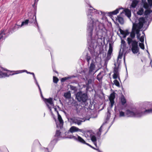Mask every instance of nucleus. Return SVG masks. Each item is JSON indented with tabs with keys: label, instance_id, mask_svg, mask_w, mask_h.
Instances as JSON below:
<instances>
[{
	"label": "nucleus",
	"instance_id": "obj_1",
	"mask_svg": "<svg viewBox=\"0 0 152 152\" xmlns=\"http://www.w3.org/2000/svg\"><path fill=\"white\" fill-rule=\"evenodd\" d=\"M99 11L93 8L88 9L87 11V15L88 18V23L87 27V35L88 45L90 52L91 54L95 53V47L97 45L99 38H98V36L96 35L94 38L92 37L93 31L94 29L96 30V26L99 24V22L97 20H94L91 18L95 13L99 14Z\"/></svg>",
	"mask_w": 152,
	"mask_h": 152
},
{
	"label": "nucleus",
	"instance_id": "obj_2",
	"mask_svg": "<svg viewBox=\"0 0 152 152\" xmlns=\"http://www.w3.org/2000/svg\"><path fill=\"white\" fill-rule=\"evenodd\" d=\"M135 23L134 24L132 31L130 34V37L127 38V41L129 45H131V50L132 52L134 54L137 53L139 52V48L138 45V42L135 40H133L135 37L136 31H135Z\"/></svg>",
	"mask_w": 152,
	"mask_h": 152
},
{
	"label": "nucleus",
	"instance_id": "obj_3",
	"mask_svg": "<svg viewBox=\"0 0 152 152\" xmlns=\"http://www.w3.org/2000/svg\"><path fill=\"white\" fill-rule=\"evenodd\" d=\"M126 115L127 117L139 118L143 115V113L142 109L133 108L127 110Z\"/></svg>",
	"mask_w": 152,
	"mask_h": 152
},
{
	"label": "nucleus",
	"instance_id": "obj_4",
	"mask_svg": "<svg viewBox=\"0 0 152 152\" xmlns=\"http://www.w3.org/2000/svg\"><path fill=\"white\" fill-rule=\"evenodd\" d=\"M148 2L142 0V4L143 7L146 9L145 12V15H149L152 12V0H148Z\"/></svg>",
	"mask_w": 152,
	"mask_h": 152
},
{
	"label": "nucleus",
	"instance_id": "obj_5",
	"mask_svg": "<svg viewBox=\"0 0 152 152\" xmlns=\"http://www.w3.org/2000/svg\"><path fill=\"white\" fill-rule=\"evenodd\" d=\"M145 20L143 18H141L139 20V22L135 23V31L137 34V37L138 39L140 38V29L142 28L143 23H145Z\"/></svg>",
	"mask_w": 152,
	"mask_h": 152
},
{
	"label": "nucleus",
	"instance_id": "obj_6",
	"mask_svg": "<svg viewBox=\"0 0 152 152\" xmlns=\"http://www.w3.org/2000/svg\"><path fill=\"white\" fill-rule=\"evenodd\" d=\"M89 120V118L88 119H85L79 117H73L69 118L68 120L71 124H77L78 125H81L83 122L85 121L86 120Z\"/></svg>",
	"mask_w": 152,
	"mask_h": 152
},
{
	"label": "nucleus",
	"instance_id": "obj_7",
	"mask_svg": "<svg viewBox=\"0 0 152 152\" xmlns=\"http://www.w3.org/2000/svg\"><path fill=\"white\" fill-rule=\"evenodd\" d=\"M76 98L79 102H85L88 99V96L86 93L80 91L77 92L76 94Z\"/></svg>",
	"mask_w": 152,
	"mask_h": 152
},
{
	"label": "nucleus",
	"instance_id": "obj_8",
	"mask_svg": "<svg viewBox=\"0 0 152 152\" xmlns=\"http://www.w3.org/2000/svg\"><path fill=\"white\" fill-rule=\"evenodd\" d=\"M95 66L94 64V61L93 60H92L91 63L90 64V66L89 67V77L91 78L93 77V75L97 71V70H96L95 72L94 71V70L95 69Z\"/></svg>",
	"mask_w": 152,
	"mask_h": 152
},
{
	"label": "nucleus",
	"instance_id": "obj_9",
	"mask_svg": "<svg viewBox=\"0 0 152 152\" xmlns=\"http://www.w3.org/2000/svg\"><path fill=\"white\" fill-rule=\"evenodd\" d=\"M44 101L47 104V106L49 108L50 112H51V109L53 107H54V104L52 99L51 98L48 99H44Z\"/></svg>",
	"mask_w": 152,
	"mask_h": 152
},
{
	"label": "nucleus",
	"instance_id": "obj_10",
	"mask_svg": "<svg viewBox=\"0 0 152 152\" xmlns=\"http://www.w3.org/2000/svg\"><path fill=\"white\" fill-rule=\"evenodd\" d=\"M57 141V140L55 139H54L49 144L48 148H44V151L50 152L53 148L56 142Z\"/></svg>",
	"mask_w": 152,
	"mask_h": 152
},
{
	"label": "nucleus",
	"instance_id": "obj_11",
	"mask_svg": "<svg viewBox=\"0 0 152 152\" xmlns=\"http://www.w3.org/2000/svg\"><path fill=\"white\" fill-rule=\"evenodd\" d=\"M68 138H73L74 140L83 144H85L86 143L85 141L83 139L78 135H77V137H75L74 136H71L69 137H68Z\"/></svg>",
	"mask_w": 152,
	"mask_h": 152
},
{
	"label": "nucleus",
	"instance_id": "obj_12",
	"mask_svg": "<svg viewBox=\"0 0 152 152\" xmlns=\"http://www.w3.org/2000/svg\"><path fill=\"white\" fill-rule=\"evenodd\" d=\"M113 73L114 74L113 75V79H116L118 78L120 80L118 67H115L114 68Z\"/></svg>",
	"mask_w": 152,
	"mask_h": 152
},
{
	"label": "nucleus",
	"instance_id": "obj_13",
	"mask_svg": "<svg viewBox=\"0 0 152 152\" xmlns=\"http://www.w3.org/2000/svg\"><path fill=\"white\" fill-rule=\"evenodd\" d=\"M83 130L82 129H80L78 128L75 126H72L70 128L69 132L72 133L77 132H83Z\"/></svg>",
	"mask_w": 152,
	"mask_h": 152
},
{
	"label": "nucleus",
	"instance_id": "obj_14",
	"mask_svg": "<svg viewBox=\"0 0 152 152\" xmlns=\"http://www.w3.org/2000/svg\"><path fill=\"white\" fill-rule=\"evenodd\" d=\"M115 98V93L113 92L111 94L109 98V100L111 103V107H112L114 103V99Z\"/></svg>",
	"mask_w": 152,
	"mask_h": 152
},
{
	"label": "nucleus",
	"instance_id": "obj_15",
	"mask_svg": "<svg viewBox=\"0 0 152 152\" xmlns=\"http://www.w3.org/2000/svg\"><path fill=\"white\" fill-rule=\"evenodd\" d=\"M113 51V47L111 44H109V49L107 52V58L108 60L110 59L111 58V56L112 53Z\"/></svg>",
	"mask_w": 152,
	"mask_h": 152
},
{
	"label": "nucleus",
	"instance_id": "obj_16",
	"mask_svg": "<svg viewBox=\"0 0 152 152\" xmlns=\"http://www.w3.org/2000/svg\"><path fill=\"white\" fill-rule=\"evenodd\" d=\"M6 30H1L0 32V41H2L6 37Z\"/></svg>",
	"mask_w": 152,
	"mask_h": 152
},
{
	"label": "nucleus",
	"instance_id": "obj_17",
	"mask_svg": "<svg viewBox=\"0 0 152 152\" xmlns=\"http://www.w3.org/2000/svg\"><path fill=\"white\" fill-rule=\"evenodd\" d=\"M28 20V22L30 23H35L36 22V18L35 14H32L31 17L29 18Z\"/></svg>",
	"mask_w": 152,
	"mask_h": 152
},
{
	"label": "nucleus",
	"instance_id": "obj_18",
	"mask_svg": "<svg viewBox=\"0 0 152 152\" xmlns=\"http://www.w3.org/2000/svg\"><path fill=\"white\" fill-rule=\"evenodd\" d=\"M132 2L130 6V8H135L138 4L139 0H132Z\"/></svg>",
	"mask_w": 152,
	"mask_h": 152
},
{
	"label": "nucleus",
	"instance_id": "obj_19",
	"mask_svg": "<svg viewBox=\"0 0 152 152\" xmlns=\"http://www.w3.org/2000/svg\"><path fill=\"white\" fill-rule=\"evenodd\" d=\"M57 113L58 115V119L60 123L59 127L61 128L62 127L64 122L61 116L59 114L58 111H57Z\"/></svg>",
	"mask_w": 152,
	"mask_h": 152
},
{
	"label": "nucleus",
	"instance_id": "obj_20",
	"mask_svg": "<svg viewBox=\"0 0 152 152\" xmlns=\"http://www.w3.org/2000/svg\"><path fill=\"white\" fill-rule=\"evenodd\" d=\"M125 13V15H126L129 18L131 16V12L128 9H126L121 13V14L124 12Z\"/></svg>",
	"mask_w": 152,
	"mask_h": 152
},
{
	"label": "nucleus",
	"instance_id": "obj_21",
	"mask_svg": "<svg viewBox=\"0 0 152 152\" xmlns=\"http://www.w3.org/2000/svg\"><path fill=\"white\" fill-rule=\"evenodd\" d=\"M119 31L121 34L123 35L124 38L126 37V36L129 34L128 31H124L120 28H119Z\"/></svg>",
	"mask_w": 152,
	"mask_h": 152
},
{
	"label": "nucleus",
	"instance_id": "obj_22",
	"mask_svg": "<svg viewBox=\"0 0 152 152\" xmlns=\"http://www.w3.org/2000/svg\"><path fill=\"white\" fill-rule=\"evenodd\" d=\"M103 72H100L97 76V79L100 83H101L103 76Z\"/></svg>",
	"mask_w": 152,
	"mask_h": 152
},
{
	"label": "nucleus",
	"instance_id": "obj_23",
	"mask_svg": "<svg viewBox=\"0 0 152 152\" xmlns=\"http://www.w3.org/2000/svg\"><path fill=\"white\" fill-rule=\"evenodd\" d=\"M23 71V72H26L28 74H30L32 75H33L34 78V79L35 80V82L36 83V84H38V82H37V80H36V77H35V75H34V73H33V72H28L26 70H24Z\"/></svg>",
	"mask_w": 152,
	"mask_h": 152
},
{
	"label": "nucleus",
	"instance_id": "obj_24",
	"mask_svg": "<svg viewBox=\"0 0 152 152\" xmlns=\"http://www.w3.org/2000/svg\"><path fill=\"white\" fill-rule=\"evenodd\" d=\"M116 19L121 24H123L124 23V20L122 17L118 16L117 17V18H116Z\"/></svg>",
	"mask_w": 152,
	"mask_h": 152
},
{
	"label": "nucleus",
	"instance_id": "obj_25",
	"mask_svg": "<svg viewBox=\"0 0 152 152\" xmlns=\"http://www.w3.org/2000/svg\"><path fill=\"white\" fill-rule=\"evenodd\" d=\"M142 112L143 113V115L146 113H152V108H150L148 110H146L145 111H142Z\"/></svg>",
	"mask_w": 152,
	"mask_h": 152
},
{
	"label": "nucleus",
	"instance_id": "obj_26",
	"mask_svg": "<svg viewBox=\"0 0 152 152\" xmlns=\"http://www.w3.org/2000/svg\"><path fill=\"white\" fill-rule=\"evenodd\" d=\"M144 11V9L143 8H140L139 11L137 12V14L138 15H142L143 14Z\"/></svg>",
	"mask_w": 152,
	"mask_h": 152
},
{
	"label": "nucleus",
	"instance_id": "obj_27",
	"mask_svg": "<svg viewBox=\"0 0 152 152\" xmlns=\"http://www.w3.org/2000/svg\"><path fill=\"white\" fill-rule=\"evenodd\" d=\"M8 76V75L6 73L3 72H0V78L7 77Z\"/></svg>",
	"mask_w": 152,
	"mask_h": 152
},
{
	"label": "nucleus",
	"instance_id": "obj_28",
	"mask_svg": "<svg viewBox=\"0 0 152 152\" xmlns=\"http://www.w3.org/2000/svg\"><path fill=\"white\" fill-rule=\"evenodd\" d=\"M64 96L66 98H70L71 97V93L69 92L65 93L64 94Z\"/></svg>",
	"mask_w": 152,
	"mask_h": 152
},
{
	"label": "nucleus",
	"instance_id": "obj_29",
	"mask_svg": "<svg viewBox=\"0 0 152 152\" xmlns=\"http://www.w3.org/2000/svg\"><path fill=\"white\" fill-rule=\"evenodd\" d=\"M121 102L122 105H124L126 102V99L124 96L121 97Z\"/></svg>",
	"mask_w": 152,
	"mask_h": 152
},
{
	"label": "nucleus",
	"instance_id": "obj_30",
	"mask_svg": "<svg viewBox=\"0 0 152 152\" xmlns=\"http://www.w3.org/2000/svg\"><path fill=\"white\" fill-rule=\"evenodd\" d=\"M86 58L88 62V65H89L90 63V60L91 58V56L87 55L86 56Z\"/></svg>",
	"mask_w": 152,
	"mask_h": 152
},
{
	"label": "nucleus",
	"instance_id": "obj_31",
	"mask_svg": "<svg viewBox=\"0 0 152 152\" xmlns=\"http://www.w3.org/2000/svg\"><path fill=\"white\" fill-rule=\"evenodd\" d=\"M121 9V8L117 9L115 10L110 12V13L113 15H116L118 12L119 10Z\"/></svg>",
	"mask_w": 152,
	"mask_h": 152
},
{
	"label": "nucleus",
	"instance_id": "obj_32",
	"mask_svg": "<svg viewBox=\"0 0 152 152\" xmlns=\"http://www.w3.org/2000/svg\"><path fill=\"white\" fill-rule=\"evenodd\" d=\"M60 134L61 132L59 131L58 130L56 131L55 137H57L58 138H59L60 137Z\"/></svg>",
	"mask_w": 152,
	"mask_h": 152
},
{
	"label": "nucleus",
	"instance_id": "obj_33",
	"mask_svg": "<svg viewBox=\"0 0 152 152\" xmlns=\"http://www.w3.org/2000/svg\"><path fill=\"white\" fill-rule=\"evenodd\" d=\"M28 22V20H25V21H23L22 22V24L21 25V26H22L24 25H27Z\"/></svg>",
	"mask_w": 152,
	"mask_h": 152
},
{
	"label": "nucleus",
	"instance_id": "obj_34",
	"mask_svg": "<svg viewBox=\"0 0 152 152\" xmlns=\"http://www.w3.org/2000/svg\"><path fill=\"white\" fill-rule=\"evenodd\" d=\"M91 140L93 142L96 141V137L95 135H92L91 137Z\"/></svg>",
	"mask_w": 152,
	"mask_h": 152
},
{
	"label": "nucleus",
	"instance_id": "obj_35",
	"mask_svg": "<svg viewBox=\"0 0 152 152\" xmlns=\"http://www.w3.org/2000/svg\"><path fill=\"white\" fill-rule=\"evenodd\" d=\"M103 124L99 128V131L97 133V134L99 136H100L101 135V132L102 131V127Z\"/></svg>",
	"mask_w": 152,
	"mask_h": 152
},
{
	"label": "nucleus",
	"instance_id": "obj_36",
	"mask_svg": "<svg viewBox=\"0 0 152 152\" xmlns=\"http://www.w3.org/2000/svg\"><path fill=\"white\" fill-rule=\"evenodd\" d=\"M114 84L117 86H120L119 83L118 81L116 80H115L113 81Z\"/></svg>",
	"mask_w": 152,
	"mask_h": 152
},
{
	"label": "nucleus",
	"instance_id": "obj_37",
	"mask_svg": "<svg viewBox=\"0 0 152 152\" xmlns=\"http://www.w3.org/2000/svg\"><path fill=\"white\" fill-rule=\"evenodd\" d=\"M145 104L147 107H149L150 106H152V102H146L145 103Z\"/></svg>",
	"mask_w": 152,
	"mask_h": 152
},
{
	"label": "nucleus",
	"instance_id": "obj_38",
	"mask_svg": "<svg viewBox=\"0 0 152 152\" xmlns=\"http://www.w3.org/2000/svg\"><path fill=\"white\" fill-rule=\"evenodd\" d=\"M37 86H38V88H39V91H40V94H41V96L42 97V98L43 99V100H44V99L45 98H44L43 97V95H42V91H41V88H40V86H39L38 83L37 84Z\"/></svg>",
	"mask_w": 152,
	"mask_h": 152
},
{
	"label": "nucleus",
	"instance_id": "obj_39",
	"mask_svg": "<svg viewBox=\"0 0 152 152\" xmlns=\"http://www.w3.org/2000/svg\"><path fill=\"white\" fill-rule=\"evenodd\" d=\"M143 33L144 34V35L142 36L140 38V41L141 42L143 43L144 40V36H145V34L143 32Z\"/></svg>",
	"mask_w": 152,
	"mask_h": 152
},
{
	"label": "nucleus",
	"instance_id": "obj_40",
	"mask_svg": "<svg viewBox=\"0 0 152 152\" xmlns=\"http://www.w3.org/2000/svg\"><path fill=\"white\" fill-rule=\"evenodd\" d=\"M121 46H123V47H124L126 46V42H125L124 40H121Z\"/></svg>",
	"mask_w": 152,
	"mask_h": 152
},
{
	"label": "nucleus",
	"instance_id": "obj_41",
	"mask_svg": "<svg viewBox=\"0 0 152 152\" xmlns=\"http://www.w3.org/2000/svg\"><path fill=\"white\" fill-rule=\"evenodd\" d=\"M21 27V26L15 24V25L14 27L13 28V30L17 29L18 28Z\"/></svg>",
	"mask_w": 152,
	"mask_h": 152
},
{
	"label": "nucleus",
	"instance_id": "obj_42",
	"mask_svg": "<svg viewBox=\"0 0 152 152\" xmlns=\"http://www.w3.org/2000/svg\"><path fill=\"white\" fill-rule=\"evenodd\" d=\"M58 81V79L56 77H53V82L54 83H57Z\"/></svg>",
	"mask_w": 152,
	"mask_h": 152
},
{
	"label": "nucleus",
	"instance_id": "obj_43",
	"mask_svg": "<svg viewBox=\"0 0 152 152\" xmlns=\"http://www.w3.org/2000/svg\"><path fill=\"white\" fill-rule=\"evenodd\" d=\"M139 46L141 49H144V45L143 43H140L139 44Z\"/></svg>",
	"mask_w": 152,
	"mask_h": 152
},
{
	"label": "nucleus",
	"instance_id": "obj_44",
	"mask_svg": "<svg viewBox=\"0 0 152 152\" xmlns=\"http://www.w3.org/2000/svg\"><path fill=\"white\" fill-rule=\"evenodd\" d=\"M86 78L87 80H88V85L91 84L93 80L92 79H88V78L87 77H86Z\"/></svg>",
	"mask_w": 152,
	"mask_h": 152
},
{
	"label": "nucleus",
	"instance_id": "obj_45",
	"mask_svg": "<svg viewBox=\"0 0 152 152\" xmlns=\"http://www.w3.org/2000/svg\"><path fill=\"white\" fill-rule=\"evenodd\" d=\"M119 115L120 117H123L125 116V113L122 111H120L119 112Z\"/></svg>",
	"mask_w": 152,
	"mask_h": 152
},
{
	"label": "nucleus",
	"instance_id": "obj_46",
	"mask_svg": "<svg viewBox=\"0 0 152 152\" xmlns=\"http://www.w3.org/2000/svg\"><path fill=\"white\" fill-rule=\"evenodd\" d=\"M70 78L69 77H64L62 78L61 79V82H64L66 80Z\"/></svg>",
	"mask_w": 152,
	"mask_h": 152
},
{
	"label": "nucleus",
	"instance_id": "obj_47",
	"mask_svg": "<svg viewBox=\"0 0 152 152\" xmlns=\"http://www.w3.org/2000/svg\"><path fill=\"white\" fill-rule=\"evenodd\" d=\"M70 89L72 90H73L75 91L77 90V88L71 85L70 86Z\"/></svg>",
	"mask_w": 152,
	"mask_h": 152
},
{
	"label": "nucleus",
	"instance_id": "obj_48",
	"mask_svg": "<svg viewBox=\"0 0 152 152\" xmlns=\"http://www.w3.org/2000/svg\"><path fill=\"white\" fill-rule=\"evenodd\" d=\"M122 54H119L118 57V59H121L122 58Z\"/></svg>",
	"mask_w": 152,
	"mask_h": 152
},
{
	"label": "nucleus",
	"instance_id": "obj_49",
	"mask_svg": "<svg viewBox=\"0 0 152 152\" xmlns=\"http://www.w3.org/2000/svg\"><path fill=\"white\" fill-rule=\"evenodd\" d=\"M85 144H86V145H87L89 146V147H90L91 148H92V146L91 145H90L89 144H88V143H86Z\"/></svg>",
	"mask_w": 152,
	"mask_h": 152
},
{
	"label": "nucleus",
	"instance_id": "obj_50",
	"mask_svg": "<svg viewBox=\"0 0 152 152\" xmlns=\"http://www.w3.org/2000/svg\"><path fill=\"white\" fill-rule=\"evenodd\" d=\"M93 143H94V145L96 146V147H97V146L96 142L95 141V142H93Z\"/></svg>",
	"mask_w": 152,
	"mask_h": 152
},
{
	"label": "nucleus",
	"instance_id": "obj_51",
	"mask_svg": "<svg viewBox=\"0 0 152 152\" xmlns=\"http://www.w3.org/2000/svg\"><path fill=\"white\" fill-rule=\"evenodd\" d=\"M39 0H35V2H34V4H36V3H37Z\"/></svg>",
	"mask_w": 152,
	"mask_h": 152
},
{
	"label": "nucleus",
	"instance_id": "obj_52",
	"mask_svg": "<svg viewBox=\"0 0 152 152\" xmlns=\"http://www.w3.org/2000/svg\"><path fill=\"white\" fill-rule=\"evenodd\" d=\"M52 108H54L55 111H56V107H55L54 106V107H53Z\"/></svg>",
	"mask_w": 152,
	"mask_h": 152
},
{
	"label": "nucleus",
	"instance_id": "obj_53",
	"mask_svg": "<svg viewBox=\"0 0 152 152\" xmlns=\"http://www.w3.org/2000/svg\"><path fill=\"white\" fill-rule=\"evenodd\" d=\"M92 148L93 149H96V148H95L94 147H93L92 146Z\"/></svg>",
	"mask_w": 152,
	"mask_h": 152
},
{
	"label": "nucleus",
	"instance_id": "obj_54",
	"mask_svg": "<svg viewBox=\"0 0 152 152\" xmlns=\"http://www.w3.org/2000/svg\"><path fill=\"white\" fill-rule=\"evenodd\" d=\"M147 52L148 54L149 57H150V54L148 51H147Z\"/></svg>",
	"mask_w": 152,
	"mask_h": 152
},
{
	"label": "nucleus",
	"instance_id": "obj_55",
	"mask_svg": "<svg viewBox=\"0 0 152 152\" xmlns=\"http://www.w3.org/2000/svg\"><path fill=\"white\" fill-rule=\"evenodd\" d=\"M147 52L148 54L149 57H150V54L148 51H147Z\"/></svg>",
	"mask_w": 152,
	"mask_h": 152
},
{
	"label": "nucleus",
	"instance_id": "obj_56",
	"mask_svg": "<svg viewBox=\"0 0 152 152\" xmlns=\"http://www.w3.org/2000/svg\"><path fill=\"white\" fill-rule=\"evenodd\" d=\"M151 62H152V60H151V62H150V64H151Z\"/></svg>",
	"mask_w": 152,
	"mask_h": 152
},
{
	"label": "nucleus",
	"instance_id": "obj_57",
	"mask_svg": "<svg viewBox=\"0 0 152 152\" xmlns=\"http://www.w3.org/2000/svg\"><path fill=\"white\" fill-rule=\"evenodd\" d=\"M57 124V127H59V126H58V125L57 124Z\"/></svg>",
	"mask_w": 152,
	"mask_h": 152
},
{
	"label": "nucleus",
	"instance_id": "obj_58",
	"mask_svg": "<svg viewBox=\"0 0 152 152\" xmlns=\"http://www.w3.org/2000/svg\"><path fill=\"white\" fill-rule=\"evenodd\" d=\"M90 7H91V5H90Z\"/></svg>",
	"mask_w": 152,
	"mask_h": 152
}]
</instances>
